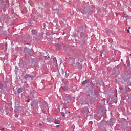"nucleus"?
I'll use <instances>...</instances> for the list:
<instances>
[{"label":"nucleus","instance_id":"16","mask_svg":"<svg viewBox=\"0 0 131 131\" xmlns=\"http://www.w3.org/2000/svg\"><path fill=\"white\" fill-rule=\"evenodd\" d=\"M59 127H60V125H56V128H59Z\"/></svg>","mask_w":131,"mask_h":131},{"label":"nucleus","instance_id":"21","mask_svg":"<svg viewBox=\"0 0 131 131\" xmlns=\"http://www.w3.org/2000/svg\"><path fill=\"white\" fill-rule=\"evenodd\" d=\"M42 125L41 124H39V126H41Z\"/></svg>","mask_w":131,"mask_h":131},{"label":"nucleus","instance_id":"17","mask_svg":"<svg viewBox=\"0 0 131 131\" xmlns=\"http://www.w3.org/2000/svg\"><path fill=\"white\" fill-rule=\"evenodd\" d=\"M4 130H5V128H2V129H1L0 130L1 131H4Z\"/></svg>","mask_w":131,"mask_h":131},{"label":"nucleus","instance_id":"24","mask_svg":"<svg viewBox=\"0 0 131 131\" xmlns=\"http://www.w3.org/2000/svg\"><path fill=\"white\" fill-rule=\"evenodd\" d=\"M128 29H130V27H129Z\"/></svg>","mask_w":131,"mask_h":131},{"label":"nucleus","instance_id":"10","mask_svg":"<svg viewBox=\"0 0 131 131\" xmlns=\"http://www.w3.org/2000/svg\"><path fill=\"white\" fill-rule=\"evenodd\" d=\"M32 34H33V35H35V34H36V30H33L32 31Z\"/></svg>","mask_w":131,"mask_h":131},{"label":"nucleus","instance_id":"9","mask_svg":"<svg viewBox=\"0 0 131 131\" xmlns=\"http://www.w3.org/2000/svg\"><path fill=\"white\" fill-rule=\"evenodd\" d=\"M7 49V47L6 45H3V50L6 51Z\"/></svg>","mask_w":131,"mask_h":131},{"label":"nucleus","instance_id":"25","mask_svg":"<svg viewBox=\"0 0 131 131\" xmlns=\"http://www.w3.org/2000/svg\"><path fill=\"white\" fill-rule=\"evenodd\" d=\"M64 33H64V32H63V34H62V35H63V34H64Z\"/></svg>","mask_w":131,"mask_h":131},{"label":"nucleus","instance_id":"3","mask_svg":"<svg viewBox=\"0 0 131 131\" xmlns=\"http://www.w3.org/2000/svg\"><path fill=\"white\" fill-rule=\"evenodd\" d=\"M37 105H38V102L36 101L33 102L32 104H31V106L33 107H35L37 106Z\"/></svg>","mask_w":131,"mask_h":131},{"label":"nucleus","instance_id":"12","mask_svg":"<svg viewBox=\"0 0 131 131\" xmlns=\"http://www.w3.org/2000/svg\"><path fill=\"white\" fill-rule=\"evenodd\" d=\"M127 16H126L124 14H122V17L123 18H126Z\"/></svg>","mask_w":131,"mask_h":131},{"label":"nucleus","instance_id":"18","mask_svg":"<svg viewBox=\"0 0 131 131\" xmlns=\"http://www.w3.org/2000/svg\"><path fill=\"white\" fill-rule=\"evenodd\" d=\"M127 33H129V30H127Z\"/></svg>","mask_w":131,"mask_h":131},{"label":"nucleus","instance_id":"13","mask_svg":"<svg viewBox=\"0 0 131 131\" xmlns=\"http://www.w3.org/2000/svg\"><path fill=\"white\" fill-rule=\"evenodd\" d=\"M31 98H34V95L32 94V93H31Z\"/></svg>","mask_w":131,"mask_h":131},{"label":"nucleus","instance_id":"20","mask_svg":"<svg viewBox=\"0 0 131 131\" xmlns=\"http://www.w3.org/2000/svg\"><path fill=\"white\" fill-rule=\"evenodd\" d=\"M119 90H120V91H121L122 90V88H119Z\"/></svg>","mask_w":131,"mask_h":131},{"label":"nucleus","instance_id":"15","mask_svg":"<svg viewBox=\"0 0 131 131\" xmlns=\"http://www.w3.org/2000/svg\"><path fill=\"white\" fill-rule=\"evenodd\" d=\"M26 103H29L30 102V99H29L28 100H27V101H25Z\"/></svg>","mask_w":131,"mask_h":131},{"label":"nucleus","instance_id":"19","mask_svg":"<svg viewBox=\"0 0 131 131\" xmlns=\"http://www.w3.org/2000/svg\"><path fill=\"white\" fill-rule=\"evenodd\" d=\"M62 89L63 90V91H65L66 90V88H62Z\"/></svg>","mask_w":131,"mask_h":131},{"label":"nucleus","instance_id":"8","mask_svg":"<svg viewBox=\"0 0 131 131\" xmlns=\"http://www.w3.org/2000/svg\"><path fill=\"white\" fill-rule=\"evenodd\" d=\"M23 92L22 88H19L18 89V93H21Z\"/></svg>","mask_w":131,"mask_h":131},{"label":"nucleus","instance_id":"14","mask_svg":"<svg viewBox=\"0 0 131 131\" xmlns=\"http://www.w3.org/2000/svg\"><path fill=\"white\" fill-rule=\"evenodd\" d=\"M30 77H31V80L34 79V76H30Z\"/></svg>","mask_w":131,"mask_h":131},{"label":"nucleus","instance_id":"7","mask_svg":"<svg viewBox=\"0 0 131 131\" xmlns=\"http://www.w3.org/2000/svg\"><path fill=\"white\" fill-rule=\"evenodd\" d=\"M29 75H25V76H24V79H25L26 80L28 79V78L30 77Z\"/></svg>","mask_w":131,"mask_h":131},{"label":"nucleus","instance_id":"4","mask_svg":"<svg viewBox=\"0 0 131 131\" xmlns=\"http://www.w3.org/2000/svg\"><path fill=\"white\" fill-rule=\"evenodd\" d=\"M56 49H61V46L60 44H56Z\"/></svg>","mask_w":131,"mask_h":131},{"label":"nucleus","instance_id":"26","mask_svg":"<svg viewBox=\"0 0 131 131\" xmlns=\"http://www.w3.org/2000/svg\"><path fill=\"white\" fill-rule=\"evenodd\" d=\"M90 96V94H88V96Z\"/></svg>","mask_w":131,"mask_h":131},{"label":"nucleus","instance_id":"23","mask_svg":"<svg viewBox=\"0 0 131 131\" xmlns=\"http://www.w3.org/2000/svg\"><path fill=\"white\" fill-rule=\"evenodd\" d=\"M100 53L102 54L103 53L102 51L100 52Z\"/></svg>","mask_w":131,"mask_h":131},{"label":"nucleus","instance_id":"2","mask_svg":"<svg viewBox=\"0 0 131 131\" xmlns=\"http://www.w3.org/2000/svg\"><path fill=\"white\" fill-rule=\"evenodd\" d=\"M81 112H82V113L84 114H87L89 113V110L88 108H84L81 110Z\"/></svg>","mask_w":131,"mask_h":131},{"label":"nucleus","instance_id":"6","mask_svg":"<svg viewBox=\"0 0 131 131\" xmlns=\"http://www.w3.org/2000/svg\"><path fill=\"white\" fill-rule=\"evenodd\" d=\"M54 123L56 124H60V121L59 120H55Z\"/></svg>","mask_w":131,"mask_h":131},{"label":"nucleus","instance_id":"22","mask_svg":"<svg viewBox=\"0 0 131 131\" xmlns=\"http://www.w3.org/2000/svg\"><path fill=\"white\" fill-rule=\"evenodd\" d=\"M118 14H119V13H116V16H118Z\"/></svg>","mask_w":131,"mask_h":131},{"label":"nucleus","instance_id":"1","mask_svg":"<svg viewBox=\"0 0 131 131\" xmlns=\"http://www.w3.org/2000/svg\"><path fill=\"white\" fill-rule=\"evenodd\" d=\"M90 11V7L88 6L85 7L84 8V9L81 10V12L83 14H86Z\"/></svg>","mask_w":131,"mask_h":131},{"label":"nucleus","instance_id":"5","mask_svg":"<svg viewBox=\"0 0 131 131\" xmlns=\"http://www.w3.org/2000/svg\"><path fill=\"white\" fill-rule=\"evenodd\" d=\"M89 82V80H85L82 82V85H85L87 83H88Z\"/></svg>","mask_w":131,"mask_h":131},{"label":"nucleus","instance_id":"11","mask_svg":"<svg viewBox=\"0 0 131 131\" xmlns=\"http://www.w3.org/2000/svg\"><path fill=\"white\" fill-rule=\"evenodd\" d=\"M61 115H62V117H64L65 116V114L63 112H61Z\"/></svg>","mask_w":131,"mask_h":131}]
</instances>
